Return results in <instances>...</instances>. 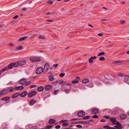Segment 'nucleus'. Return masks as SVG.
<instances>
[{"label":"nucleus","instance_id":"1","mask_svg":"<svg viewBox=\"0 0 129 129\" xmlns=\"http://www.w3.org/2000/svg\"><path fill=\"white\" fill-rule=\"evenodd\" d=\"M44 71L43 68L41 67H38L36 70V73L37 74H41Z\"/></svg>","mask_w":129,"mask_h":129},{"label":"nucleus","instance_id":"2","mask_svg":"<svg viewBox=\"0 0 129 129\" xmlns=\"http://www.w3.org/2000/svg\"><path fill=\"white\" fill-rule=\"evenodd\" d=\"M29 59L31 61L34 62H38L41 60V58L40 57H31Z\"/></svg>","mask_w":129,"mask_h":129},{"label":"nucleus","instance_id":"3","mask_svg":"<svg viewBox=\"0 0 129 129\" xmlns=\"http://www.w3.org/2000/svg\"><path fill=\"white\" fill-rule=\"evenodd\" d=\"M85 115V113L83 111H79L77 113V115L79 117H83Z\"/></svg>","mask_w":129,"mask_h":129},{"label":"nucleus","instance_id":"4","mask_svg":"<svg viewBox=\"0 0 129 129\" xmlns=\"http://www.w3.org/2000/svg\"><path fill=\"white\" fill-rule=\"evenodd\" d=\"M37 92L35 91H32L29 92L28 95V97H31L36 94Z\"/></svg>","mask_w":129,"mask_h":129},{"label":"nucleus","instance_id":"5","mask_svg":"<svg viewBox=\"0 0 129 129\" xmlns=\"http://www.w3.org/2000/svg\"><path fill=\"white\" fill-rule=\"evenodd\" d=\"M26 63V61L23 60H21L18 62V64L19 66H22L25 64Z\"/></svg>","mask_w":129,"mask_h":129},{"label":"nucleus","instance_id":"6","mask_svg":"<svg viewBox=\"0 0 129 129\" xmlns=\"http://www.w3.org/2000/svg\"><path fill=\"white\" fill-rule=\"evenodd\" d=\"M99 113V110L98 109L94 108L91 111V113L93 114H98Z\"/></svg>","mask_w":129,"mask_h":129},{"label":"nucleus","instance_id":"7","mask_svg":"<svg viewBox=\"0 0 129 129\" xmlns=\"http://www.w3.org/2000/svg\"><path fill=\"white\" fill-rule=\"evenodd\" d=\"M49 65L48 63H46L45 64L44 69L46 71V72H47L49 70Z\"/></svg>","mask_w":129,"mask_h":129},{"label":"nucleus","instance_id":"8","mask_svg":"<svg viewBox=\"0 0 129 129\" xmlns=\"http://www.w3.org/2000/svg\"><path fill=\"white\" fill-rule=\"evenodd\" d=\"M52 87V86L50 85H46L45 87V89L46 91L49 90Z\"/></svg>","mask_w":129,"mask_h":129},{"label":"nucleus","instance_id":"9","mask_svg":"<svg viewBox=\"0 0 129 129\" xmlns=\"http://www.w3.org/2000/svg\"><path fill=\"white\" fill-rule=\"evenodd\" d=\"M6 90L8 93L13 92L14 90V89L12 87H10L7 88Z\"/></svg>","mask_w":129,"mask_h":129},{"label":"nucleus","instance_id":"10","mask_svg":"<svg viewBox=\"0 0 129 129\" xmlns=\"http://www.w3.org/2000/svg\"><path fill=\"white\" fill-rule=\"evenodd\" d=\"M27 80L25 79H21L19 81V83L22 85L24 84L26 82Z\"/></svg>","mask_w":129,"mask_h":129},{"label":"nucleus","instance_id":"11","mask_svg":"<svg viewBox=\"0 0 129 129\" xmlns=\"http://www.w3.org/2000/svg\"><path fill=\"white\" fill-rule=\"evenodd\" d=\"M96 58L97 57L96 56H94L91 57L88 59L89 63H92L93 61V59H96Z\"/></svg>","mask_w":129,"mask_h":129},{"label":"nucleus","instance_id":"12","mask_svg":"<svg viewBox=\"0 0 129 129\" xmlns=\"http://www.w3.org/2000/svg\"><path fill=\"white\" fill-rule=\"evenodd\" d=\"M37 103V101L34 99L31 100L29 102V105L31 106Z\"/></svg>","mask_w":129,"mask_h":129},{"label":"nucleus","instance_id":"13","mask_svg":"<svg viewBox=\"0 0 129 129\" xmlns=\"http://www.w3.org/2000/svg\"><path fill=\"white\" fill-rule=\"evenodd\" d=\"M28 94L27 91H24L21 94L20 93V96L21 97H23L26 95Z\"/></svg>","mask_w":129,"mask_h":129},{"label":"nucleus","instance_id":"14","mask_svg":"<svg viewBox=\"0 0 129 129\" xmlns=\"http://www.w3.org/2000/svg\"><path fill=\"white\" fill-rule=\"evenodd\" d=\"M44 89V88L43 86H40L38 87L37 88V90L39 92H41Z\"/></svg>","mask_w":129,"mask_h":129},{"label":"nucleus","instance_id":"15","mask_svg":"<svg viewBox=\"0 0 129 129\" xmlns=\"http://www.w3.org/2000/svg\"><path fill=\"white\" fill-rule=\"evenodd\" d=\"M56 121L55 120L53 119H50L49 121V123L50 124H52L54 123Z\"/></svg>","mask_w":129,"mask_h":129},{"label":"nucleus","instance_id":"16","mask_svg":"<svg viewBox=\"0 0 129 129\" xmlns=\"http://www.w3.org/2000/svg\"><path fill=\"white\" fill-rule=\"evenodd\" d=\"M20 93L18 92L13 94L12 96L11 97L12 98H15L18 96L20 95Z\"/></svg>","mask_w":129,"mask_h":129},{"label":"nucleus","instance_id":"17","mask_svg":"<svg viewBox=\"0 0 129 129\" xmlns=\"http://www.w3.org/2000/svg\"><path fill=\"white\" fill-rule=\"evenodd\" d=\"M9 70L8 68V67H6L2 69V70H0V72H4L6 71H8Z\"/></svg>","mask_w":129,"mask_h":129},{"label":"nucleus","instance_id":"18","mask_svg":"<svg viewBox=\"0 0 129 129\" xmlns=\"http://www.w3.org/2000/svg\"><path fill=\"white\" fill-rule=\"evenodd\" d=\"M89 81V80L88 79L85 78L82 80V82L83 83H86Z\"/></svg>","mask_w":129,"mask_h":129},{"label":"nucleus","instance_id":"19","mask_svg":"<svg viewBox=\"0 0 129 129\" xmlns=\"http://www.w3.org/2000/svg\"><path fill=\"white\" fill-rule=\"evenodd\" d=\"M126 117V115L125 114H123L120 116L121 119H125Z\"/></svg>","mask_w":129,"mask_h":129},{"label":"nucleus","instance_id":"20","mask_svg":"<svg viewBox=\"0 0 129 129\" xmlns=\"http://www.w3.org/2000/svg\"><path fill=\"white\" fill-rule=\"evenodd\" d=\"M27 38V36H24L20 38L18 40V41H23L26 39Z\"/></svg>","mask_w":129,"mask_h":129},{"label":"nucleus","instance_id":"21","mask_svg":"<svg viewBox=\"0 0 129 129\" xmlns=\"http://www.w3.org/2000/svg\"><path fill=\"white\" fill-rule=\"evenodd\" d=\"M64 84L67 86H70L72 85L71 82H68V81H66L64 82Z\"/></svg>","mask_w":129,"mask_h":129},{"label":"nucleus","instance_id":"22","mask_svg":"<svg viewBox=\"0 0 129 129\" xmlns=\"http://www.w3.org/2000/svg\"><path fill=\"white\" fill-rule=\"evenodd\" d=\"M10 98V97L9 96H6L3 98L1 99V100L4 101H7L9 100Z\"/></svg>","mask_w":129,"mask_h":129},{"label":"nucleus","instance_id":"23","mask_svg":"<svg viewBox=\"0 0 129 129\" xmlns=\"http://www.w3.org/2000/svg\"><path fill=\"white\" fill-rule=\"evenodd\" d=\"M1 91L2 95H3L7 94L8 92L6 89L3 90Z\"/></svg>","mask_w":129,"mask_h":129},{"label":"nucleus","instance_id":"24","mask_svg":"<svg viewBox=\"0 0 129 129\" xmlns=\"http://www.w3.org/2000/svg\"><path fill=\"white\" fill-rule=\"evenodd\" d=\"M48 78L50 81H52L54 80V78L53 75H50L49 77Z\"/></svg>","mask_w":129,"mask_h":129},{"label":"nucleus","instance_id":"25","mask_svg":"<svg viewBox=\"0 0 129 129\" xmlns=\"http://www.w3.org/2000/svg\"><path fill=\"white\" fill-rule=\"evenodd\" d=\"M70 91V88H66L64 89V91L66 93H69Z\"/></svg>","mask_w":129,"mask_h":129},{"label":"nucleus","instance_id":"26","mask_svg":"<svg viewBox=\"0 0 129 129\" xmlns=\"http://www.w3.org/2000/svg\"><path fill=\"white\" fill-rule=\"evenodd\" d=\"M110 121L112 122H116V118H111L110 119Z\"/></svg>","mask_w":129,"mask_h":129},{"label":"nucleus","instance_id":"27","mask_svg":"<svg viewBox=\"0 0 129 129\" xmlns=\"http://www.w3.org/2000/svg\"><path fill=\"white\" fill-rule=\"evenodd\" d=\"M94 86V85L92 82H90L89 83L88 86L90 88H92Z\"/></svg>","mask_w":129,"mask_h":129},{"label":"nucleus","instance_id":"28","mask_svg":"<svg viewBox=\"0 0 129 129\" xmlns=\"http://www.w3.org/2000/svg\"><path fill=\"white\" fill-rule=\"evenodd\" d=\"M8 69H11L13 67V63H11L8 66Z\"/></svg>","mask_w":129,"mask_h":129},{"label":"nucleus","instance_id":"29","mask_svg":"<svg viewBox=\"0 0 129 129\" xmlns=\"http://www.w3.org/2000/svg\"><path fill=\"white\" fill-rule=\"evenodd\" d=\"M13 67H17L18 65H19L18 64V62L15 63H13Z\"/></svg>","mask_w":129,"mask_h":129},{"label":"nucleus","instance_id":"30","mask_svg":"<svg viewBox=\"0 0 129 129\" xmlns=\"http://www.w3.org/2000/svg\"><path fill=\"white\" fill-rule=\"evenodd\" d=\"M99 60L101 61H104L105 60V58L104 57H101L99 58Z\"/></svg>","mask_w":129,"mask_h":129},{"label":"nucleus","instance_id":"31","mask_svg":"<svg viewBox=\"0 0 129 129\" xmlns=\"http://www.w3.org/2000/svg\"><path fill=\"white\" fill-rule=\"evenodd\" d=\"M23 48V47L22 46H19L17 47V49L18 50L22 49Z\"/></svg>","mask_w":129,"mask_h":129},{"label":"nucleus","instance_id":"32","mask_svg":"<svg viewBox=\"0 0 129 129\" xmlns=\"http://www.w3.org/2000/svg\"><path fill=\"white\" fill-rule=\"evenodd\" d=\"M105 54V53L104 52H100L98 54V56H101Z\"/></svg>","mask_w":129,"mask_h":129},{"label":"nucleus","instance_id":"33","mask_svg":"<svg viewBox=\"0 0 129 129\" xmlns=\"http://www.w3.org/2000/svg\"><path fill=\"white\" fill-rule=\"evenodd\" d=\"M55 11H53L52 12H49L46 14V15H48L49 14H53L55 13Z\"/></svg>","mask_w":129,"mask_h":129},{"label":"nucleus","instance_id":"34","mask_svg":"<svg viewBox=\"0 0 129 129\" xmlns=\"http://www.w3.org/2000/svg\"><path fill=\"white\" fill-rule=\"evenodd\" d=\"M53 125H48L47 126H46V128H45V129H50V128H51L52 127Z\"/></svg>","mask_w":129,"mask_h":129},{"label":"nucleus","instance_id":"35","mask_svg":"<svg viewBox=\"0 0 129 129\" xmlns=\"http://www.w3.org/2000/svg\"><path fill=\"white\" fill-rule=\"evenodd\" d=\"M90 117V116H87L83 117V119L84 120L88 119Z\"/></svg>","mask_w":129,"mask_h":129},{"label":"nucleus","instance_id":"36","mask_svg":"<svg viewBox=\"0 0 129 129\" xmlns=\"http://www.w3.org/2000/svg\"><path fill=\"white\" fill-rule=\"evenodd\" d=\"M39 38L42 39H45V37L43 35H40L39 37Z\"/></svg>","mask_w":129,"mask_h":129},{"label":"nucleus","instance_id":"37","mask_svg":"<svg viewBox=\"0 0 129 129\" xmlns=\"http://www.w3.org/2000/svg\"><path fill=\"white\" fill-rule=\"evenodd\" d=\"M62 125L63 126H68L69 125V124L68 122H65L63 123Z\"/></svg>","mask_w":129,"mask_h":129},{"label":"nucleus","instance_id":"38","mask_svg":"<svg viewBox=\"0 0 129 129\" xmlns=\"http://www.w3.org/2000/svg\"><path fill=\"white\" fill-rule=\"evenodd\" d=\"M65 74L64 73H61L59 75V76L61 77H62L65 76Z\"/></svg>","mask_w":129,"mask_h":129},{"label":"nucleus","instance_id":"39","mask_svg":"<svg viewBox=\"0 0 129 129\" xmlns=\"http://www.w3.org/2000/svg\"><path fill=\"white\" fill-rule=\"evenodd\" d=\"M18 90H21L23 89L24 87L22 86H18Z\"/></svg>","mask_w":129,"mask_h":129},{"label":"nucleus","instance_id":"40","mask_svg":"<svg viewBox=\"0 0 129 129\" xmlns=\"http://www.w3.org/2000/svg\"><path fill=\"white\" fill-rule=\"evenodd\" d=\"M126 22V21L125 20H121L120 21V23L121 24H125Z\"/></svg>","mask_w":129,"mask_h":129},{"label":"nucleus","instance_id":"41","mask_svg":"<svg viewBox=\"0 0 129 129\" xmlns=\"http://www.w3.org/2000/svg\"><path fill=\"white\" fill-rule=\"evenodd\" d=\"M80 78L79 77H77L76 78L75 80L77 81H78V83L79 82V80L80 79Z\"/></svg>","mask_w":129,"mask_h":129},{"label":"nucleus","instance_id":"42","mask_svg":"<svg viewBox=\"0 0 129 129\" xmlns=\"http://www.w3.org/2000/svg\"><path fill=\"white\" fill-rule=\"evenodd\" d=\"M59 91V90H55L54 91V94L55 95H56L57 94L58 92Z\"/></svg>","mask_w":129,"mask_h":129},{"label":"nucleus","instance_id":"43","mask_svg":"<svg viewBox=\"0 0 129 129\" xmlns=\"http://www.w3.org/2000/svg\"><path fill=\"white\" fill-rule=\"evenodd\" d=\"M118 76H123V74L121 73H119L118 74Z\"/></svg>","mask_w":129,"mask_h":129},{"label":"nucleus","instance_id":"44","mask_svg":"<svg viewBox=\"0 0 129 129\" xmlns=\"http://www.w3.org/2000/svg\"><path fill=\"white\" fill-rule=\"evenodd\" d=\"M122 62V61H116L114 62V63H118Z\"/></svg>","mask_w":129,"mask_h":129},{"label":"nucleus","instance_id":"45","mask_svg":"<svg viewBox=\"0 0 129 129\" xmlns=\"http://www.w3.org/2000/svg\"><path fill=\"white\" fill-rule=\"evenodd\" d=\"M31 83V81H29L26 83V85H29Z\"/></svg>","mask_w":129,"mask_h":129},{"label":"nucleus","instance_id":"46","mask_svg":"<svg viewBox=\"0 0 129 129\" xmlns=\"http://www.w3.org/2000/svg\"><path fill=\"white\" fill-rule=\"evenodd\" d=\"M98 117H99L96 115H94V116L92 117V118H98Z\"/></svg>","mask_w":129,"mask_h":129},{"label":"nucleus","instance_id":"47","mask_svg":"<svg viewBox=\"0 0 129 129\" xmlns=\"http://www.w3.org/2000/svg\"><path fill=\"white\" fill-rule=\"evenodd\" d=\"M47 3L49 4H52L53 3V2L52 1H48Z\"/></svg>","mask_w":129,"mask_h":129},{"label":"nucleus","instance_id":"48","mask_svg":"<svg viewBox=\"0 0 129 129\" xmlns=\"http://www.w3.org/2000/svg\"><path fill=\"white\" fill-rule=\"evenodd\" d=\"M60 125H58L55 126V128L57 129H58L60 128Z\"/></svg>","mask_w":129,"mask_h":129},{"label":"nucleus","instance_id":"49","mask_svg":"<svg viewBox=\"0 0 129 129\" xmlns=\"http://www.w3.org/2000/svg\"><path fill=\"white\" fill-rule=\"evenodd\" d=\"M77 82L78 81H77L75 80H73L72 82V83L73 84H75V83H77Z\"/></svg>","mask_w":129,"mask_h":129},{"label":"nucleus","instance_id":"50","mask_svg":"<svg viewBox=\"0 0 129 129\" xmlns=\"http://www.w3.org/2000/svg\"><path fill=\"white\" fill-rule=\"evenodd\" d=\"M37 85H32L30 86V88H33L35 87Z\"/></svg>","mask_w":129,"mask_h":129},{"label":"nucleus","instance_id":"51","mask_svg":"<svg viewBox=\"0 0 129 129\" xmlns=\"http://www.w3.org/2000/svg\"><path fill=\"white\" fill-rule=\"evenodd\" d=\"M76 127L78 128H81L82 127V126L80 125H76Z\"/></svg>","mask_w":129,"mask_h":129},{"label":"nucleus","instance_id":"52","mask_svg":"<svg viewBox=\"0 0 129 129\" xmlns=\"http://www.w3.org/2000/svg\"><path fill=\"white\" fill-rule=\"evenodd\" d=\"M58 64H54L53 65V67L54 68H57V67Z\"/></svg>","mask_w":129,"mask_h":129},{"label":"nucleus","instance_id":"53","mask_svg":"<svg viewBox=\"0 0 129 129\" xmlns=\"http://www.w3.org/2000/svg\"><path fill=\"white\" fill-rule=\"evenodd\" d=\"M72 126V125H71L69 126V127L67 128H63V129H71V127Z\"/></svg>","mask_w":129,"mask_h":129},{"label":"nucleus","instance_id":"54","mask_svg":"<svg viewBox=\"0 0 129 129\" xmlns=\"http://www.w3.org/2000/svg\"><path fill=\"white\" fill-rule=\"evenodd\" d=\"M124 80L125 81H129V79L128 78H124Z\"/></svg>","mask_w":129,"mask_h":129},{"label":"nucleus","instance_id":"55","mask_svg":"<svg viewBox=\"0 0 129 129\" xmlns=\"http://www.w3.org/2000/svg\"><path fill=\"white\" fill-rule=\"evenodd\" d=\"M89 123V122L88 121H84L83 122V124H88Z\"/></svg>","mask_w":129,"mask_h":129},{"label":"nucleus","instance_id":"56","mask_svg":"<svg viewBox=\"0 0 129 129\" xmlns=\"http://www.w3.org/2000/svg\"><path fill=\"white\" fill-rule=\"evenodd\" d=\"M104 117L107 119H109L110 117L108 116H104Z\"/></svg>","mask_w":129,"mask_h":129},{"label":"nucleus","instance_id":"57","mask_svg":"<svg viewBox=\"0 0 129 129\" xmlns=\"http://www.w3.org/2000/svg\"><path fill=\"white\" fill-rule=\"evenodd\" d=\"M103 35L102 33H100L98 34V35L100 36H102Z\"/></svg>","mask_w":129,"mask_h":129},{"label":"nucleus","instance_id":"58","mask_svg":"<svg viewBox=\"0 0 129 129\" xmlns=\"http://www.w3.org/2000/svg\"><path fill=\"white\" fill-rule=\"evenodd\" d=\"M115 127L117 128H119V129L121 127V126H118V125L116 126H115Z\"/></svg>","mask_w":129,"mask_h":129},{"label":"nucleus","instance_id":"59","mask_svg":"<svg viewBox=\"0 0 129 129\" xmlns=\"http://www.w3.org/2000/svg\"><path fill=\"white\" fill-rule=\"evenodd\" d=\"M78 120V118H73L71 120L72 121H73V120Z\"/></svg>","mask_w":129,"mask_h":129},{"label":"nucleus","instance_id":"60","mask_svg":"<svg viewBox=\"0 0 129 129\" xmlns=\"http://www.w3.org/2000/svg\"><path fill=\"white\" fill-rule=\"evenodd\" d=\"M18 17V15H16V16H14L13 17V18L14 19H16V18H17Z\"/></svg>","mask_w":129,"mask_h":129},{"label":"nucleus","instance_id":"61","mask_svg":"<svg viewBox=\"0 0 129 129\" xmlns=\"http://www.w3.org/2000/svg\"><path fill=\"white\" fill-rule=\"evenodd\" d=\"M101 122H105V120L104 119H102L101 120Z\"/></svg>","mask_w":129,"mask_h":129},{"label":"nucleus","instance_id":"62","mask_svg":"<svg viewBox=\"0 0 129 129\" xmlns=\"http://www.w3.org/2000/svg\"><path fill=\"white\" fill-rule=\"evenodd\" d=\"M14 89L16 90H18V86H16L14 88Z\"/></svg>","mask_w":129,"mask_h":129},{"label":"nucleus","instance_id":"63","mask_svg":"<svg viewBox=\"0 0 129 129\" xmlns=\"http://www.w3.org/2000/svg\"><path fill=\"white\" fill-rule=\"evenodd\" d=\"M65 122V120H61L60 121V123H63L64 122Z\"/></svg>","mask_w":129,"mask_h":129},{"label":"nucleus","instance_id":"64","mask_svg":"<svg viewBox=\"0 0 129 129\" xmlns=\"http://www.w3.org/2000/svg\"><path fill=\"white\" fill-rule=\"evenodd\" d=\"M26 8H22L21 9V10L22 11H24L26 10Z\"/></svg>","mask_w":129,"mask_h":129}]
</instances>
